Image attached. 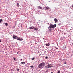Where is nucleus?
<instances>
[{"mask_svg": "<svg viewBox=\"0 0 73 73\" xmlns=\"http://www.w3.org/2000/svg\"><path fill=\"white\" fill-rule=\"evenodd\" d=\"M53 73V72H52L51 73Z\"/></svg>", "mask_w": 73, "mask_h": 73, "instance_id": "26", "label": "nucleus"}, {"mask_svg": "<svg viewBox=\"0 0 73 73\" xmlns=\"http://www.w3.org/2000/svg\"><path fill=\"white\" fill-rule=\"evenodd\" d=\"M54 20L55 21V23H56L58 21V20L56 19V18H55Z\"/></svg>", "mask_w": 73, "mask_h": 73, "instance_id": "8", "label": "nucleus"}, {"mask_svg": "<svg viewBox=\"0 0 73 73\" xmlns=\"http://www.w3.org/2000/svg\"><path fill=\"white\" fill-rule=\"evenodd\" d=\"M44 8H45L46 9H45V10H48L50 9V8L49 7H44Z\"/></svg>", "mask_w": 73, "mask_h": 73, "instance_id": "6", "label": "nucleus"}, {"mask_svg": "<svg viewBox=\"0 0 73 73\" xmlns=\"http://www.w3.org/2000/svg\"><path fill=\"white\" fill-rule=\"evenodd\" d=\"M14 38V39H17V38Z\"/></svg>", "mask_w": 73, "mask_h": 73, "instance_id": "21", "label": "nucleus"}, {"mask_svg": "<svg viewBox=\"0 0 73 73\" xmlns=\"http://www.w3.org/2000/svg\"><path fill=\"white\" fill-rule=\"evenodd\" d=\"M38 9H42V7H41L40 6H38Z\"/></svg>", "mask_w": 73, "mask_h": 73, "instance_id": "7", "label": "nucleus"}, {"mask_svg": "<svg viewBox=\"0 0 73 73\" xmlns=\"http://www.w3.org/2000/svg\"><path fill=\"white\" fill-rule=\"evenodd\" d=\"M66 48V46H65V48Z\"/></svg>", "mask_w": 73, "mask_h": 73, "instance_id": "30", "label": "nucleus"}, {"mask_svg": "<svg viewBox=\"0 0 73 73\" xmlns=\"http://www.w3.org/2000/svg\"><path fill=\"white\" fill-rule=\"evenodd\" d=\"M16 38L17 39V38Z\"/></svg>", "mask_w": 73, "mask_h": 73, "instance_id": "33", "label": "nucleus"}, {"mask_svg": "<svg viewBox=\"0 0 73 73\" xmlns=\"http://www.w3.org/2000/svg\"><path fill=\"white\" fill-rule=\"evenodd\" d=\"M56 25L55 24L54 25L52 24L50 25L49 26L48 28L50 29H51V28L54 29L56 27Z\"/></svg>", "mask_w": 73, "mask_h": 73, "instance_id": "3", "label": "nucleus"}, {"mask_svg": "<svg viewBox=\"0 0 73 73\" xmlns=\"http://www.w3.org/2000/svg\"><path fill=\"white\" fill-rule=\"evenodd\" d=\"M49 43H48V44L46 43L45 44V45H46V46H50V45H49Z\"/></svg>", "mask_w": 73, "mask_h": 73, "instance_id": "9", "label": "nucleus"}, {"mask_svg": "<svg viewBox=\"0 0 73 73\" xmlns=\"http://www.w3.org/2000/svg\"><path fill=\"white\" fill-rule=\"evenodd\" d=\"M17 6L18 7L20 6V5H19V3H17Z\"/></svg>", "mask_w": 73, "mask_h": 73, "instance_id": "10", "label": "nucleus"}, {"mask_svg": "<svg viewBox=\"0 0 73 73\" xmlns=\"http://www.w3.org/2000/svg\"><path fill=\"white\" fill-rule=\"evenodd\" d=\"M34 29L36 31H37L38 30V29H37L36 28H34Z\"/></svg>", "mask_w": 73, "mask_h": 73, "instance_id": "13", "label": "nucleus"}, {"mask_svg": "<svg viewBox=\"0 0 73 73\" xmlns=\"http://www.w3.org/2000/svg\"><path fill=\"white\" fill-rule=\"evenodd\" d=\"M21 60H22V59H21Z\"/></svg>", "mask_w": 73, "mask_h": 73, "instance_id": "28", "label": "nucleus"}, {"mask_svg": "<svg viewBox=\"0 0 73 73\" xmlns=\"http://www.w3.org/2000/svg\"><path fill=\"white\" fill-rule=\"evenodd\" d=\"M30 67L33 68L34 66H31Z\"/></svg>", "mask_w": 73, "mask_h": 73, "instance_id": "15", "label": "nucleus"}, {"mask_svg": "<svg viewBox=\"0 0 73 73\" xmlns=\"http://www.w3.org/2000/svg\"><path fill=\"white\" fill-rule=\"evenodd\" d=\"M13 59L14 60H16V58H13Z\"/></svg>", "mask_w": 73, "mask_h": 73, "instance_id": "19", "label": "nucleus"}, {"mask_svg": "<svg viewBox=\"0 0 73 73\" xmlns=\"http://www.w3.org/2000/svg\"><path fill=\"white\" fill-rule=\"evenodd\" d=\"M72 8H73V4L72 5Z\"/></svg>", "mask_w": 73, "mask_h": 73, "instance_id": "23", "label": "nucleus"}, {"mask_svg": "<svg viewBox=\"0 0 73 73\" xmlns=\"http://www.w3.org/2000/svg\"><path fill=\"white\" fill-rule=\"evenodd\" d=\"M42 54H39V56H41V55Z\"/></svg>", "mask_w": 73, "mask_h": 73, "instance_id": "20", "label": "nucleus"}, {"mask_svg": "<svg viewBox=\"0 0 73 73\" xmlns=\"http://www.w3.org/2000/svg\"><path fill=\"white\" fill-rule=\"evenodd\" d=\"M45 63L44 62H43L39 64V65L38 66V67L39 68H43V66H45Z\"/></svg>", "mask_w": 73, "mask_h": 73, "instance_id": "1", "label": "nucleus"}, {"mask_svg": "<svg viewBox=\"0 0 73 73\" xmlns=\"http://www.w3.org/2000/svg\"><path fill=\"white\" fill-rule=\"evenodd\" d=\"M51 65V64H48L47 66H45V68L46 69L48 68H51V66L50 65Z\"/></svg>", "mask_w": 73, "mask_h": 73, "instance_id": "4", "label": "nucleus"}, {"mask_svg": "<svg viewBox=\"0 0 73 73\" xmlns=\"http://www.w3.org/2000/svg\"><path fill=\"white\" fill-rule=\"evenodd\" d=\"M53 67V66H51V67Z\"/></svg>", "mask_w": 73, "mask_h": 73, "instance_id": "22", "label": "nucleus"}, {"mask_svg": "<svg viewBox=\"0 0 73 73\" xmlns=\"http://www.w3.org/2000/svg\"><path fill=\"white\" fill-rule=\"evenodd\" d=\"M57 73H60V71H58L57 72Z\"/></svg>", "mask_w": 73, "mask_h": 73, "instance_id": "17", "label": "nucleus"}, {"mask_svg": "<svg viewBox=\"0 0 73 73\" xmlns=\"http://www.w3.org/2000/svg\"><path fill=\"white\" fill-rule=\"evenodd\" d=\"M23 64H25V62H21V64H22V65Z\"/></svg>", "mask_w": 73, "mask_h": 73, "instance_id": "12", "label": "nucleus"}, {"mask_svg": "<svg viewBox=\"0 0 73 73\" xmlns=\"http://www.w3.org/2000/svg\"><path fill=\"white\" fill-rule=\"evenodd\" d=\"M1 42V40H0V42Z\"/></svg>", "mask_w": 73, "mask_h": 73, "instance_id": "27", "label": "nucleus"}, {"mask_svg": "<svg viewBox=\"0 0 73 73\" xmlns=\"http://www.w3.org/2000/svg\"><path fill=\"white\" fill-rule=\"evenodd\" d=\"M13 38H17V40H20V41H21L23 40V38H20V37L18 38V37H17L15 35H14L13 36Z\"/></svg>", "mask_w": 73, "mask_h": 73, "instance_id": "2", "label": "nucleus"}, {"mask_svg": "<svg viewBox=\"0 0 73 73\" xmlns=\"http://www.w3.org/2000/svg\"><path fill=\"white\" fill-rule=\"evenodd\" d=\"M9 48H10V46H9Z\"/></svg>", "mask_w": 73, "mask_h": 73, "instance_id": "32", "label": "nucleus"}, {"mask_svg": "<svg viewBox=\"0 0 73 73\" xmlns=\"http://www.w3.org/2000/svg\"><path fill=\"white\" fill-rule=\"evenodd\" d=\"M17 54H19L18 53V52H17Z\"/></svg>", "mask_w": 73, "mask_h": 73, "instance_id": "31", "label": "nucleus"}, {"mask_svg": "<svg viewBox=\"0 0 73 73\" xmlns=\"http://www.w3.org/2000/svg\"><path fill=\"white\" fill-rule=\"evenodd\" d=\"M66 64V63H65V64Z\"/></svg>", "mask_w": 73, "mask_h": 73, "instance_id": "29", "label": "nucleus"}, {"mask_svg": "<svg viewBox=\"0 0 73 73\" xmlns=\"http://www.w3.org/2000/svg\"><path fill=\"white\" fill-rule=\"evenodd\" d=\"M48 58L47 57H45V59H47Z\"/></svg>", "mask_w": 73, "mask_h": 73, "instance_id": "18", "label": "nucleus"}, {"mask_svg": "<svg viewBox=\"0 0 73 73\" xmlns=\"http://www.w3.org/2000/svg\"><path fill=\"white\" fill-rule=\"evenodd\" d=\"M49 30L50 31H51V30L50 29H49Z\"/></svg>", "mask_w": 73, "mask_h": 73, "instance_id": "24", "label": "nucleus"}, {"mask_svg": "<svg viewBox=\"0 0 73 73\" xmlns=\"http://www.w3.org/2000/svg\"><path fill=\"white\" fill-rule=\"evenodd\" d=\"M5 25L6 26L8 25V24L7 23H5Z\"/></svg>", "mask_w": 73, "mask_h": 73, "instance_id": "11", "label": "nucleus"}, {"mask_svg": "<svg viewBox=\"0 0 73 73\" xmlns=\"http://www.w3.org/2000/svg\"><path fill=\"white\" fill-rule=\"evenodd\" d=\"M35 58H33L32 59V60H34Z\"/></svg>", "mask_w": 73, "mask_h": 73, "instance_id": "16", "label": "nucleus"}, {"mask_svg": "<svg viewBox=\"0 0 73 73\" xmlns=\"http://www.w3.org/2000/svg\"><path fill=\"white\" fill-rule=\"evenodd\" d=\"M1 22H3V20L2 19H0V23H1Z\"/></svg>", "mask_w": 73, "mask_h": 73, "instance_id": "14", "label": "nucleus"}, {"mask_svg": "<svg viewBox=\"0 0 73 73\" xmlns=\"http://www.w3.org/2000/svg\"><path fill=\"white\" fill-rule=\"evenodd\" d=\"M34 28H35V27L33 26H32L29 28V29H34Z\"/></svg>", "mask_w": 73, "mask_h": 73, "instance_id": "5", "label": "nucleus"}, {"mask_svg": "<svg viewBox=\"0 0 73 73\" xmlns=\"http://www.w3.org/2000/svg\"><path fill=\"white\" fill-rule=\"evenodd\" d=\"M56 49H58V48H56Z\"/></svg>", "mask_w": 73, "mask_h": 73, "instance_id": "25", "label": "nucleus"}]
</instances>
